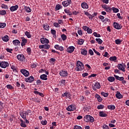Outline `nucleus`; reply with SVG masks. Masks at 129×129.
<instances>
[{
  "instance_id": "obj_1",
  "label": "nucleus",
  "mask_w": 129,
  "mask_h": 129,
  "mask_svg": "<svg viewBox=\"0 0 129 129\" xmlns=\"http://www.w3.org/2000/svg\"><path fill=\"white\" fill-rule=\"evenodd\" d=\"M84 64H83L80 60H78L77 61L76 68V71H82V70H84Z\"/></svg>"
},
{
  "instance_id": "obj_2",
  "label": "nucleus",
  "mask_w": 129,
  "mask_h": 129,
  "mask_svg": "<svg viewBox=\"0 0 129 129\" xmlns=\"http://www.w3.org/2000/svg\"><path fill=\"white\" fill-rule=\"evenodd\" d=\"M32 110H27V111H23L20 113V116L23 119H26L27 118V115H29V113H31Z\"/></svg>"
},
{
  "instance_id": "obj_3",
  "label": "nucleus",
  "mask_w": 129,
  "mask_h": 129,
  "mask_svg": "<svg viewBox=\"0 0 129 129\" xmlns=\"http://www.w3.org/2000/svg\"><path fill=\"white\" fill-rule=\"evenodd\" d=\"M84 121H86V122H93L94 121V118L90 115H86L84 117Z\"/></svg>"
},
{
  "instance_id": "obj_4",
  "label": "nucleus",
  "mask_w": 129,
  "mask_h": 129,
  "mask_svg": "<svg viewBox=\"0 0 129 129\" xmlns=\"http://www.w3.org/2000/svg\"><path fill=\"white\" fill-rule=\"evenodd\" d=\"M101 87V85L100 83L96 82L94 84L93 86H92V88L95 91H96L97 89H99Z\"/></svg>"
},
{
  "instance_id": "obj_5",
  "label": "nucleus",
  "mask_w": 129,
  "mask_h": 129,
  "mask_svg": "<svg viewBox=\"0 0 129 129\" xmlns=\"http://www.w3.org/2000/svg\"><path fill=\"white\" fill-rule=\"evenodd\" d=\"M17 58L19 61H20V62H24L26 60V58L23 54L17 55Z\"/></svg>"
},
{
  "instance_id": "obj_6",
  "label": "nucleus",
  "mask_w": 129,
  "mask_h": 129,
  "mask_svg": "<svg viewBox=\"0 0 129 129\" xmlns=\"http://www.w3.org/2000/svg\"><path fill=\"white\" fill-rule=\"evenodd\" d=\"M10 66V64L8 61H1L0 62V67L1 68H7V67H9Z\"/></svg>"
},
{
  "instance_id": "obj_7",
  "label": "nucleus",
  "mask_w": 129,
  "mask_h": 129,
  "mask_svg": "<svg viewBox=\"0 0 129 129\" xmlns=\"http://www.w3.org/2000/svg\"><path fill=\"white\" fill-rule=\"evenodd\" d=\"M71 4H72V1H71V0H68L62 2V5L64 8H67V7L70 6Z\"/></svg>"
},
{
  "instance_id": "obj_8",
  "label": "nucleus",
  "mask_w": 129,
  "mask_h": 129,
  "mask_svg": "<svg viewBox=\"0 0 129 129\" xmlns=\"http://www.w3.org/2000/svg\"><path fill=\"white\" fill-rule=\"evenodd\" d=\"M68 111H74L76 109V107L73 104L70 105L66 108Z\"/></svg>"
},
{
  "instance_id": "obj_9",
  "label": "nucleus",
  "mask_w": 129,
  "mask_h": 129,
  "mask_svg": "<svg viewBox=\"0 0 129 129\" xmlns=\"http://www.w3.org/2000/svg\"><path fill=\"white\" fill-rule=\"evenodd\" d=\"M59 75L61 77H67L68 76V72L67 71L61 70L59 72Z\"/></svg>"
},
{
  "instance_id": "obj_10",
  "label": "nucleus",
  "mask_w": 129,
  "mask_h": 129,
  "mask_svg": "<svg viewBox=\"0 0 129 129\" xmlns=\"http://www.w3.org/2000/svg\"><path fill=\"white\" fill-rule=\"evenodd\" d=\"M113 27L116 30H121V28H122V26L119 25L117 22H114Z\"/></svg>"
},
{
  "instance_id": "obj_11",
  "label": "nucleus",
  "mask_w": 129,
  "mask_h": 129,
  "mask_svg": "<svg viewBox=\"0 0 129 129\" xmlns=\"http://www.w3.org/2000/svg\"><path fill=\"white\" fill-rule=\"evenodd\" d=\"M40 41L41 43V44H49V39L45 38V37H42L40 38Z\"/></svg>"
},
{
  "instance_id": "obj_12",
  "label": "nucleus",
  "mask_w": 129,
  "mask_h": 129,
  "mask_svg": "<svg viewBox=\"0 0 129 129\" xmlns=\"http://www.w3.org/2000/svg\"><path fill=\"white\" fill-rule=\"evenodd\" d=\"M26 82H29V83H32L34 80L35 78L33 76H31L28 78H25V79Z\"/></svg>"
},
{
  "instance_id": "obj_13",
  "label": "nucleus",
  "mask_w": 129,
  "mask_h": 129,
  "mask_svg": "<svg viewBox=\"0 0 129 129\" xmlns=\"http://www.w3.org/2000/svg\"><path fill=\"white\" fill-rule=\"evenodd\" d=\"M20 72L23 74L25 77H28V76H29V75H30V72H29V71H27L25 69H22L20 71Z\"/></svg>"
},
{
  "instance_id": "obj_14",
  "label": "nucleus",
  "mask_w": 129,
  "mask_h": 129,
  "mask_svg": "<svg viewBox=\"0 0 129 129\" xmlns=\"http://www.w3.org/2000/svg\"><path fill=\"white\" fill-rule=\"evenodd\" d=\"M39 49H46V50H48L50 49V45L49 44H44V45H40L39 46Z\"/></svg>"
},
{
  "instance_id": "obj_15",
  "label": "nucleus",
  "mask_w": 129,
  "mask_h": 129,
  "mask_svg": "<svg viewBox=\"0 0 129 129\" xmlns=\"http://www.w3.org/2000/svg\"><path fill=\"white\" fill-rule=\"evenodd\" d=\"M21 40H22V42H21V46L22 47H24V46L26 45V44H27V43H28V40H27V39L25 38V37H22L21 38Z\"/></svg>"
},
{
  "instance_id": "obj_16",
  "label": "nucleus",
  "mask_w": 129,
  "mask_h": 129,
  "mask_svg": "<svg viewBox=\"0 0 129 129\" xmlns=\"http://www.w3.org/2000/svg\"><path fill=\"white\" fill-rule=\"evenodd\" d=\"M123 65H124V63L123 64H118L117 65V68L118 69H119V70H120V71H122L123 72H125V68L123 67Z\"/></svg>"
},
{
  "instance_id": "obj_17",
  "label": "nucleus",
  "mask_w": 129,
  "mask_h": 129,
  "mask_svg": "<svg viewBox=\"0 0 129 129\" xmlns=\"http://www.w3.org/2000/svg\"><path fill=\"white\" fill-rule=\"evenodd\" d=\"M75 49V48L74 46H71L67 49V52H68V53H73V52H74Z\"/></svg>"
},
{
  "instance_id": "obj_18",
  "label": "nucleus",
  "mask_w": 129,
  "mask_h": 129,
  "mask_svg": "<svg viewBox=\"0 0 129 129\" xmlns=\"http://www.w3.org/2000/svg\"><path fill=\"white\" fill-rule=\"evenodd\" d=\"M18 9H19V5H15L14 6H12L11 7H10V10L11 12H15L16 11H17Z\"/></svg>"
},
{
  "instance_id": "obj_19",
  "label": "nucleus",
  "mask_w": 129,
  "mask_h": 129,
  "mask_svg": "<svg viewBox=\"0 0 129 129\" xmlns=\"http://www.w3.org/2000/svg\"><path fill=\"white\" fill-rule=\"evenodd\" d=\"M81 7L82 9L86 10H87L88 8H89V6L88 5V4H87V3L85 2H83L81 4Z\"/></svg>"
},
{
  "instance_id": "obj_20",
  "label": "nucleus",
  "mask_w": 129,
  "mask_h": 129,
  "mask_svg": "<svg viewBox=\"0 0 129 129\" xmlns=\"http://www.w3.org/2000/svg\"><path fill=\"white\" fill-rule=\"evenodd\" d=\"M115 96L116 98H118V99H121V98L123 97L122 95H121V94H120V92H119V91H117Z\"/></svg>"
},
{
  "instance_id": "obj_21",
  "label": "nucleus",
  "mask_w": 129,
  "mask_h": 129,
  "mask_svg": "<svg viewBox=\"0 0 129 129\" xmlns=\"http://www.w3.org/2000/svg\"><path fill=\"white\" fill-rule=\"evenodd\" d=\"M95 98H97L98 102H101V101H102V100H103V99H102V98H101V97H100V95L96 94L95 95Z\"/></svg>"
},
{
  "instance_id": "obj_22",
  "label": "nucleus",
  "mask_w": 129,
  "mask_h": 129,
  "mask_svg": "<svg viewBox=\"0 0 129 129\" xmlns=\"http://www.w3.org/2000/svg\"><path fill=\"white\" fill-rule=\"evenodd\" d=\"M20 125L22 127H27V124H26V122L23 119H20Z\"/></svg>"
},
{
  "instance_id": "obj_23",
  "label": "nucleus",
  "mask_w": 129,
  "mask_h": 129,
  "mask_svg": "<svg viewBox=\"0 0 129 129\" xmlns=\"http://www.w3.org/2000/svg\"><path fill=\"white\" fill-rule=\"evenodd\" d=\"M10 37L8 35H6L4 37H2V40L4 42H9L10 40Z\"/></svg>"
},
{
  "instance_id": "obj_24",
  "label": "nucleus",
  "mask_w": 129,
  "mask_h": 129,
  "mask_svg": "<svg viewBox=\"0 0 129 129\" xmlns=\"http://www.w3.org/2000/svg\"><path fill=\"white\" fill-rule=\"evenodd\" d=\"M24 9L25 10L26 13H31V12H32V9L28 6H24Z\"/></svg>"
},
{
  "instance_id": "obj_25",
  "label": "nucleus",
  "mask_w": 129,
  "mask_h": 129,
  "mask_svg": "<svg viewBox=\"0 0 129 129\" xmlns=\"http://www.w3.org/2000/svg\"><path fill=\"white\" fill-rule=\"evenodd\" d=\"M13 43L14 46H18V45H20V44H21V42L18 39L13 40Z\"/></svg>"
},
{
  "instance_id": "obj_26",
  "label": "nucleus",
  "mask_w": 129,
  "mask_h": 129,
  "mask_svg": "<svg viewBox=\"0 0 129 129\" xmlns=\"http://www.w3.org/2000/svg\"><path fill=\"white\" fill-rule=\"evenodd\" d=\"M99 116L101 117H106L107 116V114L104 113L103 111L99 112Z\"/></svg>"
},
{
  "instance_id": "obj_27",
  "label": "nucleus",
  "mask_w": 129,
  "mask_h": 129,
  "mask_svg": "<svg viewBox=\"0 0 129 129\" xmlns=\"http://www.w3.org/2000/svg\"><path fill=\"white\" fill-rule=\"evenodd\" d=\"M114 77H115L116 80H119V81H121L122 80H123V79H124V78H123V77H119V76H116L115 75H114Z\"/></svg>"
},
{
  "instance_id": "obj_28",
  "label": "nucleus",
  "mask_w": 129,
  "mask_h": 129,
  "mask_svg": "<svg viewBox=\"0 0 129 129\" xmlns=\"http://www.w3.org/2000/svg\"><path fill=\"white\" fill-rule=\"evenodd\" d=\"M40 78L42 80H48V78H47V75L46 74L41 75L40 76Z\"/></svg>"
},
{
  "instance_id": "obj_29",
  "label": "nucleus",
  "mask_w": 129,
  "mask_h": 129,
  "mask_svg": "<svg viewBox=\"0 0 129 129\" xmlns=\"http://www.w3.org/2000/svg\"><path fill=\"white\" fill-rule=\"evenodd\" d=\"M34 93L35 94H36V95L39 94V95L40 96H41V97H44V96H45V95H44V94H43V93H41V92H40L39 91H34Z\"/></svg>"
},
{
  "instance_id": "obj_30",
  "label": "nucleus",
  "mask_w": 129,
  "mask_h": 129,
  "mask_svg": "<svg viewBox=\"0 0 129 129\" xmlns=\"http://www.w3.org/2000/svg\"><path fill=\"white\" fill-rule=\"evenodd\" d=\"M43 28L46 31H49V30H50V26H49V25H48L47 24H44Z\"/></svg>"
},
{
  "instance_id": "obj_31",
  "label": "nucleus",
  "mask_w": 129,
  "mask_h": 129,
  "mask_svg": "<svg viewBox=\"0 0 129 129\" xmlns=\"http://www.w3.org/2000/svg\"><path fill=\"white\" fill-rule=\"evenodd\" d=\"M107 108L108 109H110V110H114L115 109V106L114 105H108Z\"/></svg>"
},
{
  "instance_id": "obj_32",
  "label": "nucleus",
  "mask_w": 129,
  "mask_h": 129,
  "mask_svg": "<svg viewBox=\"0 0 129 129\" xmlns=\"http://www.w3.org/2000/svg\"><path fill=\"white\" fill-rule=\"evenodd\" d=\"M81 53L82 55H84V56H86L87 55V50L85 49H83L81 50Z\"/></svg>"
},
{
  "instance_id": "obj_33",
  "label": "nucleus",
  "mask_w": 129,
  "mask_h": 129,
  "mask_svg": "<svg viewBox=\"0 0 129 129\" xmlns=\"http://www.w3.org/2000/svg\"><path fill=\"white\" fill-rule=\"evenodd\" d=\"M107 80L110 82H113L114 80H115V78L113 77H109L107 78Z\"/></svg>"
},
{
  "instance_id": "obj_34",
  "label": "nucleus",
  "mask_w": 129,
  "mask_h": 129,
  "mask_svg": "<svg viewBox=\"0 0 129 129\" xmlns=\"http://www.w3.org/2000/svg\"><path fill=\"white\" fill-rule=\"evenodd\" d=\"M25 35L26 36V37H27V38H30L32 37V35H31V34L30 33V32H28V31H26L25 32Z\"/></svg>"
},
{
  "instance_id": "obj_35",
  "label": "nucleus",
  "mask_w": 129,
  "mask_h": 129,
  "mask_svg": "<svg viewBox=\"0 0 129 129\" xmlns=\"http://www.w3.org/2000/svg\"><path fill=\"white\" fill-rule=\"evenodd\" d=\"M121 42H122V41L119 39H117L115 40V42L116 45H120V44H121Z\"/></svg>"
},
{
  "instance_id": "obj_36",
  "label": "nucleus",
  "mask_w": 129,
  "mask_h": 129,
  "mask_svg": "<svg viewBox=\"0 0 129 129\" xmlns=\"http://www.w3.org/2000/svg\"><path fill=\"white\" fill-rule=\"evenodd\" d=\"M96 41L99 45H101L102 44V42H103V41H102L100 38H96Z\"/></svg>"
},
{
  "instance_id": "obj_37",
  "label": "nucleus",
  "mask_w": 129,
  "mask_h": 129,
  "mask_svg": "<svg viewBox=\"0 0 129 129\" xmlns=\"http://www.w3.org/2000/svg\"><path fill=\"white\" fill-rule=\"evenodd\" d=\"M5 15H7V11L5 10H3L0 11V16H5Z\"/></svg>"
},
{
  "instance_id": "obj_38",
  "label": "nucleus",
  "mask_w": 129,
  "mask_h": 129,
  "mask_svg": "<svg viewBox=\"0 0 129 129\" xmlns=\"http://www.w3.org/2000/svg\"><path fill=\"white\" fill-rule=\"evenodd\" d=\"M97 15H98V13H97V12H94V14L91 15V17H89V19L92 20L94 18V17L97 16Z\"/></svg>"
},
{
  "instance_id": "obj_39",
  "label": "nucleus",
  "mask_w": 129,
  "mask_h": 129,
  "mask_svg": "<svg viewBox=\"0 0 129 129\" xmlns=\"http://www.w3.org/2000/svg\"><path fill=\"white\" fill-rule=\"evenodd\" d=\"M62 8H63V7L61 6V5L57 4L56 5L55 7V10L56 11H59V10L62 9Z\"/></svg>"
},
{
  "instance_id": "obj_40",
  "label": "nucleus",
  "mask_w": 129,
  "mask_h": 129,
  "mask_svg": "<svg viewBox=\"0 0 129 129\" xmlns=\"http://www.w3.org/2000/svg\"><path fill=\"white\" fill-rule=\"evenodd\" d=\"M7 26V24L5 23H0V29H4V28H6Z\"/></svg>"
},
{
  "instance_id": "obj_41",
  "label": "nucleus",
  "mask_w": 129,
  "mask_h": 129,
  "mask_svg": "<svg viewBox=\"0 0 129 129\" xmlns=\"http://www.w3.org/2000/svg\"><path fill=\"white\" fill-rule=\"evenodd\" d=\"M117 59V58L116 57V56H111L109 58V60L110 61H113L114 62L115 61H116V60Z\"/></svg>"
},
{
  "instance_id": "obj_42",
  "label": "nucleus",
  "mask_w": 129,
  "mask_h": 129,
  "mask_svg": "<svg viewBox=\"0 0 129 129\" xmlns=\"http://www.w3.org/2000/svg\"><path fill=\"white\" fill-rule=\"evenodd\" d=\"M61 38L62 40V41H66V40H67V36L66 35L63 34L61 35Z\"/></svg>"
},
{
  "instance_id": "obj_43",
  "label": "nucleus",
  "mask_w": 129,
  "mask_h": 129,
  "mask_svg": "<svg viewBox=\"0 0 129 129\" xmlns=\"http://www.w3.org/2000/svg\"><path fill=\"white\" fill-rule=\"evenodd\" d=\"M97 109H103L104 108V105L102 104H100L97 106Z\"/></svg>"
},
{
  "instance_id": "obj_44",
  "label": "nucleus",
  "mask_w": 129,
  "mask_h": 129,
  "mask_svg": "<svg viewBox=\"0 0 129 129\" xmlns=\"http://www.w3.org/2000/svg\"><path fill=\"white\" fill-rule=\"evenodd\" d=\"M84 43V40L83 39H80L78 41V44L79 45H83Z\"/></svg>"
},
{
  "instance_id": "obj_45",
  "label": "nucleus",
  "mask_w": 129,
  "mask_h": 129,
  "mask_svg": "<svg viewBox=\"0 0 129 129\" xmlns=\"http://www.w3.org/2000/svg\"><path fill=\"white\" fill-rule=\"evenodd\" d=\"M1 8L2 9H5V10H9V7H8L7 5H6L5 4H2L1 6Z\"/></svg>"
},
{
  "instance_id": "obj_46",
  "label": "nucleus",
  "mask_w": 129,
  "mask_h": 129,
  "mask_svg": "<svg viewBox=\"0 0 129 129\" xmlns=\"http://www.w3.org/2000/svg\"><path fill=\"white\" fill-rule=\"evenodd\" d=\"M112 10L113 12V13H118L119 12V10L117 8H115V7H112Z\"/></svg>"
},
{
  "instance_id": "obj_47",
  "label": "nucleus",
  "mask_w": 129,
  "mask_h": 129,
  "mask_svg": "<svg viewBox=\"0 0 129 129\" xmlns=\"http://www.w3.org/2000/svg\"><path fill=\"white\" fill-rule=\"evenodd\" d=\"M107 13H111V11H112V8L110 7H107L106 9H105Z\"/></svg>"
},
{
  "instance_id": "obj_48",
  "label": "nucleus",
  "mask_w": 129,
  "mask_h": 129,
  "mask_svg": "<svg viewBox=\"0 0 129 129\" xmlns=\"http://www.w3.org/2000/svg\"><path fill=\"white\" fill-rule=\"evenodd\" d=\"M84 14L87 16V17H88L89 19V18H91V14L90 13H88V12L84 11Z\"/></svg>"
},
{
  "instance_id": "obj_49",
  "label": "nucleus",
  "mask_w": 129,
  "mask_h": 129,
  "mask_svg": "<svg viewBox=\"0 0 129 129\" xmlns=\"http://www.w3.org/2000/svg\"><path fill=\"white\" fill-rule=\"evenodd\" d=\"M101 94L102 96H104V97H107V96H108V93H105L104 92H102Z\"/></svg>"
},
{
  "instance_id": "obj_50",
  "label": "nucleus",
  "mask_w": 129,
  "mask_h": 129,
  "mask_svg": "<svg viewBox=\"0 0 129 129\" xmlns=\"http://www.w3.org/2000/svg\"><path fill=\"white\" fill-rule=\"evenodd\" d=\"M32 101H34V102H37L38 103H40V102H41V100L37 99L36 98L32 99Z\"/></svg>"
},
{
  "instance_id": "obj_51",
  "label": "nucleus",
  "mask_w": 129,
  "mask_h": 129,
  "mask_svg": "<svg viewBox=\"0 0 129 129\" xmlns=\"http://www.w3.org/2000/svg\"><path fill=\"white\" fill-rule=\"evenodd\" d=\"M27 52L28 53V55H31V53H32V49H31V48L28 47L27 48Z\"/></svg>"
},
{
  "instance_id": "obj_52",
  "label": "nucleus",
  "mask_w": 129,
  "mask_h": 129,
  "mask_svg": "<svg viewBox=\"0 0 129 129\" xmlns=\"http://www.w3.org/2000/svg\"><path fill=\"white\" fill-rule=\"evenodd\" d=\"M104 57H106L107 58H109L110 56V55H109V53L107 52H105L104 54L103 55Z\"/></svg>"
},
{
  "instance_id": "obj_53",
  "label": "nucleus",
  "mask_w": 129,
  "mask_h": 129,
  "mask_svg": "<svg viewBox=\"0 0 129 129\" xmlns=\"http://www.w3.org/2000/svg\"><path fill=\"white\" fill-rule=\"evenodd\" d=\"M84 93L85 95L87 96L90 94V91H89V90H86L84 92Z\"/></svg>"
},
{
  "instance_id": "obj_54",
  "label": "nucleus",
  "mask_w": 129,
  "mask_h": 129,
  "mask_svg": "<svg viewBox=\"0 0 129 129\" xmlns=\"http://www.w3.org/2000/svg\"><path fill=\"white\" fill-rule=\"evenodd\" d=\"M93 35L95 37H96V38H100V37H101V35L99 34H97L96 32H94Z\"/></svg>"
},
{
  "instance_id": "obj_55",
  "label": "nucleus",
  "mask_w": 129,
  "mask_h": 129,
  "mask_svg": "<svg viewBox=\"0 0 129 129\" xmlns=\"http://www.w3.org/2000/svg\"><path fill=\"white\" fill-rule=\"evenodd\" d=\"M48 122H47V120H42L41 121V123L42 124V125H46L47 124Z\"/></svg>"
},
{
  "instance_id": "obj_56",
  "label": "nucleus",
  "mask_w": 129,
  "mask_h": 129,
  "mask_svg": "<svg viewBox=\"0 0 129 129\" xmlns=\"http://www.w3.org/2000/svg\"><path fill=\"white\" fill-rule=\"evenodd\" d=\"M53 26L55 27V28H60V25H59V23L54 22L53 23Z\"/></svg>"
},
{
  "instance_id": "obj_57",
  "label": "nucleus",
  "mask_w": 129,
  "mask_h": 129,
  "mask_svg": "<svg viewBox=\"0 0 129 129\" xmlns=\"http://www.w3.org/2000/svg\"><path fill=\"white\" fill-rule=\"evenodd\" d=\"M102 128L103 129H109V127L105 124H104L103 125H102Z\"/></svg>"
},
{
  "instance_id": "obj_58",
  "label": "nucleus",
  "mask_w": 129,
  "mask_h": 129,
  "mask_svg": "<svg viewBox=\"0 0 129 129\" xmlns=\"http://www.w3.org/2000/svg\"><path fill=\"white\" fill-rule=\"evenodd\" d=\"M87 32L88 34H92V29H90L89 27L88 28Z\"/></svg>"
},
{
  "instance_id": "obj_59",
  "label": "nucleus",
  "mask_w": 129,
  "mask_h": 129,
  "mask_svg": "<svg viewBox=\"0 0 129 129\" xmlns=\"http://www.w3.org/2000/svg\"><path fill=\"white\" fill-rule=\"evenodd\" d=\"M6 51L8 53H13V49L12 48H6Z\"/></svg>"
},
{
  "instance_id": "obj_60",
  "label": "nucleus",
  "mask_w": 129,
  "mask_h": 129,
  "mask_svg": "<svg viewBox=\"0 0 129 129\" xmlns=\"http://www.w3.org/2000/svg\"><path fill=\"white\" fill-rule=\"evenodd\" d=\"M58 115L61 117V118H64V117H65V115H64L63 114L61 113V112H58Z\"/></svg>"
},
{
  "instance_id": "obj_61",
  "label": "nucleus",
  "mask_w": 129,
  "mask_h": 129,
  "mask_svg": "<svg viewBox=\"0 0 129 129\" xmlns=\"http://www.w3.org/2000/svg\"><path fill=\"white\" fill-rule=\"evenodd\" d=\"M94 53H95V54H96L98 56H100V53H99V52L97 51L96 50H95V49H93Z\"/></svg>"
},
{
  "instance_id": "obj_62",
  "label": "nucleus",
  "mask_w": 129,
  "mask_h": 129,
  "mask_svg": "<svg viewBox=\"0 0 129 129\" xmlns=\"http://www.w3.org/2000/svg\"><path fill=\"white\" fill-rule=\"evenodd\" d=\"M7 88L8 89H13V88H14V87H13L11 85H7Z\"/></svg>"
},
{
  "instance_id": "obj_63",
  "label": "nucleus",
  "mask_w": 129,
  "mask_h": 129,
  "mask_svg": "<svg viewBox=\"0 0 129 129\" xmlns=\"http://www.w3.org/2000/svg\"><path fill=\"white\" fill-rule=\"evenodd\" d=\"M51 33L52 34V35H56V30H54V29H51Z\"/></svg>"
},
{
  "instance_id": "obj_64",
  "label": "nucleus",
  "mask_w": 129,
  "mask_h": 129,
  "mask_svg": "<svg viewBox=\"0 0 129 129\" xmlns=\"http://www.w3.org/2000/svg\"><path fill=\"white\" fill-rule=\"evenodd\" d=\"M74 129H82V127H81V126H80L75 125Z\"/></svg>"
}]
</instances>
